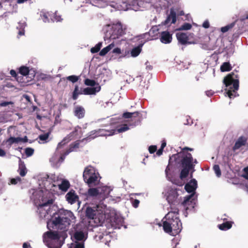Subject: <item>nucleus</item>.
<instances>
[{
	"label": "nucleus",
	"instance_id": "nucleus-45",
	"mask_svg": "<svg viewBox=\"0 0 248 248\" xmlns=\"http://www.w3.org/2000/svg\"><path fill=\"white\" fill-rule=\"evenodd\" d=\"M213 170L216 176L217 177H220L221 175V172L219 166L218 165H215L213 167Z\"/></svg>",
	"mask_w": 248,
	"mask_h": 248
},
{
	"label": "nucleus",
	"instance_id": "nucleus-6",
	"mask_svg": "<svg viewBox=\"0 0 248 248\" xmlns=\"http://www.w3.org/2000/svg\"><path fill=\"white\" fill-rule=\"evenodd\" d=\"M179 155L182 156L181 165L182 170L181 171L180 177L181 179L185 178L188 175L189 171L193 169L195 167V164H197V160L193 159L191 154L188 153H179Z\"/></svg>",
	"mask_w": 248,
	"mask_h": 248
},
{
	"label": "nucleus",
	"instance_id": "nucleus-44",
	"mask_svg": "<svg viewBox=\"0 0 248 248\" xmlns=\"http://www.w3.org/2000/svg\"><path fill=\"white\" fill-rule=\"evenodd\" d=\"M19 174L23 177L25 176L27 173V170L24 165H20L18 169Z\"/></svg>",
	"mask_w": 248,
	"mask_h": 248
},
{
	"label": "nucleus",
	"instance_id": "nucleus-47",
	"mask_svg": "<svg viewBox=\"0 0 248 248\" xmlns=\"http://www.w3.org/2000/svg\"><path fill=\"white\" fill-rule=\"evenodd\" d=\"M49 135V132H47L44 134H41L39 136V139L40 140L46 142V140L48 138Z\"/></svg>",
	"mask_w": 248,
	"mask_h": 248
},
{
	"label": "nucleus",
	"instance_id": "nucleus-17",
	"mask_svg": "<svg viewBox=\"0 0 248 248\" xmlns=\"http://www.w3.org/2000/svg\"><path fill=\"white\" fill-rule=\"evenodd\" d=\"M79 128V127L78 126L76 127L74 131L72 132L69 135L64 138L61 142H59L58 144L57 150H58L59 149L61 148L62 146H63L66 143L72 140V137H73L77 134L76 133L78 131Z\"/></svg>",
	"mask_w": 248,
	"mask_h": 248
},
{
	"label": "nucleus",
	"instance_id": "nucleus-61",
	"mask_svg": "<svg viewBox=\"0 0 248 248\" xmlns=\"http://www.w3.org/2000/svg\"><path fill=\"white\" fill-rule=\"evenodd\" d=\"M10 73L13 77H16V73L14 70H11Z\"/></svg>",
	"mask_w": 248,
	"mask_h": 248
},
{
	"label": "nucleus",
	"instance_id": "nucleus-11",
	"mask_svg": "<svg viewBox=\"0 0 248 248\" xmlns=\"http://www.w3.org/2000/svg\"><path fill=\"white\" fill-rule=\"evenodd\" d=\"M145 3L147 9L155 8L157 11L160 9L167 8L170 5V2L167 0H142L141 2Z\"/></svg>",
	"mask_w": 248,
	"mask_h": 248
},
{
	"label": "nucleus",
	"instance_id": "nucleus-40",
	"mask_svg": "<svg viewBox=\"0 0 248 248\" xmlns=\"http://www.w3.org/2000/svg\"><path fill=\"white\" fill-rule=\"evenodd\" d=\"M19 73L23 76H27L29 74V67L25 66H21L19 69Z\"/></svg>",
	"mask_w": 248,
	"mask_h": 248
},
{
	"label": "nucleus",
	"instance_id": "nucleus-7",
	"mask_svg": "<svg viewBox=\"0 0 248 248\" xmlns=\"http://www.w3.org/2000/svg\"><path fill=\"white\" fill-rule=\"evenodd\" d=\"M197 188V181L195 179H191L189 182L186 184L185 189L188 193H191V194L186 196L184 198L182 204L186 208V210L188 209L187 205H190L192 208H194L195 201L197 198L195 196V190Z\"/></svg>",
	"mask_w": 248,
	"mask_h": 248
},
{
	"label": "nucleus",
	"instance_id": "nucleus-19",
	"mask_svg": "<svg viewBox=\"0 0 248 248\" xmlns=\"http://www.w3.org/2000/svg\"><path fill=\"white\" fill-rule=\"evenodd\" d=\"M142 0L138 1V0H134L129 3V10H132L135 11H137L139 10V7L142 6L145 8L146 5L145 3L142 2Z\"/></svg>",
	"mask_w": 248,
	"mask_h": 248
},
{
	"label": "nucleus",
	"instance_id": "nucleus-22",
	"mask_svg": "<svg viewBox=\"0 0 248 248\" xmlns=\"http://www.w3.org/2000/svg\"><path fill=\"white\" fill-rule=\"evenodd\" d=\"M101 90V87L98 84L95 87H87L84 88V94L90 95V94H95L96 93L99 92Z\"/></svg>",
	"mask_w": 248,
	"mask_h": 248
},
{
	"label": "nucleus",
	"instance_id": "nucleus-5",
	"mask_svg": "<svg viewBox=\"0 0 248 248\" xmlns=\"http://www.w3.org/2000/svg\"><path fill=\"white\" fill-rule=\"evenodd\" d=\"M238 75L232 73L224 78L223 83L225 85V93L230 98L238 96L236 91L239 88Z\"/></svg>",
	"mask_w": 248,
	"mask_h": 248
},
{
	"label": "nucleus",
	"instance_id": "nucleus-20",
	"mask_svg": "<svg viewBox=\"0 0 248 248\" xmlns=\"http://www.w3.org/2000/svg\"><path fill=\"white\" fill-rule=\"evenodd\" d=\"M247 139L246 137L241 136L235 141L234 145L232 148L234 152L240 149L241 147L244 146L247 143Z\"/></svg>",
	"mask_w": 248,
	"mask_h": 248
},
{
	"label": "nucleus",
	"instance_id": "nucleus-59",
	"mask_svg": "<svg viewBox=\"0 0 248 248\" xmlns=\"http://www.w3.org/2000/svg\"><path fill=\"white\" fill-rule=\"evenodd\" d=\"M6 155V152L5 151L1 148H0V156L3 157Z\"/></svg>",
	"mask_w": 248,
	"mask_h": 248
},
{
	"label": "nucleus",
	"instance_id": "nucleus-30",
	"mask_svg": "<svg viewBox=\"0 0 248 248\" xmlns=\"http://www.w3.org/2000/svg\"><path fill=\"white\" fill-rule=\"evenodd\" d=\"M114 42H112L107 46L103 48L99 52V55L101 56H105L108 52H109L114 46Z\"/></svg>",
	"mask_w": 248,
	"mask_h": 248
},
{
	"label": "nucleus",
	"instance_id": "nucleus-39",
	"mask_svg": "<svg viewBox=\"0 0 248 248\" xmlns=\"http://www.w3.org/2000/svg\"><path fill=\"white\" fill-rule=\"evenodd\" d=\"M129 129V127L127 124H124L120 127H119L117 130L112 129V130H114V134L115 132L117 131L118 133H122L125 132Z\"/></svg>",
	"mask_w": 248,
	"mask_h": 248
},
{
	"label": "nucleus",
	"instance_id": "nucleus-3",
	"mask_svg": "<svg viewBox=\"0 0 248 248\" xmlns=\"http://www.w3.org/2000/svg\"><path fill=\"white\" fill-rule=\"evenodd\" d=\"M178 210L175 209L170 211L165 216L166 220L163 221V230L170 235L175 236L181 231L182 223L178 217Z\"/></svg>",
	"mask_w": 248,
	"mask_h": 248
},
{
	"label": "nucleus",
	"instance_id": "nucleus-33",
	"mask_svg": "<svg viewBox=\"0 0 248 248\" xmlns=\"http://www.w3.org/2000/svg\"><path fill=\"white\" fill-rule=\"evenodd\" d=\"M139 114V112L138 111H135L134 112H126L123 114V117L125 119L136 118L138 116Z\"/></svg>",
	"mask_w": 248,
	"mask_h": 248
},
{
	"label": "nucleus",
	"instance_id": "nucleus-56",
	"mask_svg": "<svg viewBox=\"0 0 248 248\" xmlns=\"http://www.w3.org/2000/svg\"><path fill=\"white\" fill-rule=\"evenodd\" d=\"M210 24L209 21L207 20L203 22L202 24V27L205 29H208L209 28Z\"/></svg>",
	"mask_w": 248,
	"mask_h": 248
},
{
	"label": "nucleus",
	"instance_id": "nucleus-43",
	"mask_svg": "<svg viewBox=\"0 0 248 248\" xmlns=\"http://www.w3.org/2000/svg\"><path fill=\"white\" fill-rule=\"evenodd\" d=\"M235 25V23H232L230 24L227 25L226 26L223 27L221 28L220 30L222 32L225 33L227 32L230 29H232Z\"/></svg>",
	"mask_w": 248,
	"mask_h": 248
},
{
	"label": "nucleus",
	"instance_id": "nucleus-35",
	"mask_svg": "<svg viewBox=\"0 0 248 248\" xmlns=\"http://www.w3.org/2000/svg\"><path fill=\"white\" fill-rule=\"evenodd\" d=\"M49 14L48 13H46L44 11L40 12V17L44 22L46 23L49 22Z\"/></svg>",
	"mask_w": 248,
	"mask_h": 248
},
{
	"label": "nucleus",
	"instance_id": "nucleus-34",
	"mask_svg": "<svg viewBox=\"0 0 248 248\" xmlns=\"http://www.w3.org/2000/svg\"><path fill=\"white\" fill-rule=\"evenodd\" d=\"M69 248H84V243L83 242L74 241L70 244Z\"/></svg>",
	"mask_w": 248,
	"mask_h": 248
},
{
	"label": "nucleus",
	"instance_id": "nucleus-28",
	"mask_svg": "<svg viewBox=\"0 0 248 248\" xmlns=\"http://www.w3.org/2000/svg\"><path fill=\"white\" fill-rule=\"evenodd\" d=\"M98 188L100 189V194L103 195L104 197L108 196L112 190L110 187L106 186Z\"/></svg>",
	"mask_w": 248,
	"mask_h": 248
},
{
	"label": "nucleus",
	"instance_id": "nucleus-54",
	"mask_svg": "<svg viewBox=\"0 0 248 248\" xmlns=\"http://www.w3.org/2000/svg\"><path fill=\"white\" fill-rule=\"evenodd\" d=\"M244 171L243 176L246 179H248V167L244 169Z\"/></svg>",
	"mask_w": 248,
	"mask_h": 248
},
{
	"label": "nucleus",
	"instance_id": "nucleus-2",
	"mask_svg": "<svg viewBox=\"0 0 248 248\" xmlns=\"http://www.w3.org/2000/svg\"><path fill=\"white\" fill-rule=\"evenodd\" d=\"M75 218L71 211L61 209L54 213L47 222V228L48 230L56 229L66 232L71 222Z\"/></svg>",
	"mask_w": 248,
	"mask_h": 248
},
{
	"label": "nucleus",
	"instance_id": "nucleus-57",
	"mask_svg": "<svg viewBox=\"0 0 248 248\" xmlns=\"http://www.w3.org/2000/svg\"><path fill=\"white\" fill-rule=\"evenodd\" d=\"M40 78L43 80H46L50 78V76L46 74H41Z\"/></svg>",
	"mask_w": 248,
	"mask_h": 248
},
{
	"label": "nucleus",
	"instance_id": "nucleus-29",
	"mask_svg": "<svg viewBox=\"0 0 248 248\" xmlns=\"http://www.w3.org/2000/svg\"><path fill=\"white\" fill-rule=\"evenodd\" d=\"M83 91H84V88L83 89H82V88L79 89V88L78 86H77V85L75 86L74 90L73 93V96H72L73 99L74 100H76L78 98L79 95L82 94H84Z\"/></svg>",
	"mask_w": 248,
	"mask_h": 248
},
{
	"label": "nucleus",
	"instance_id": "nucleus-36",
	"mask_svg": "<svg viewBox=\"0 0 248 248\" xmlns=\"http://www.w3.org/2000/svg\"><path fill=\"white\" fill-rule=\"evenodd\" d=\"M88 194L90 196H95L100 194V189L97 188H90L88 191Z\"/></svg>",
	"mask_w": 248,
	"mask_h": 248
},
{
	"label": "nucleus",
	"instance_id": "nucleus-37",
	"mask_svg": "<svg viewBox=\"0 0 248 248\" xmlns=\"http://www.w3.org/2000/svg\"><path fill=\"white\" fill-rule=\"evenodd\" d=\"M231 66L229 62H224L220 67V70L222 72L229 71L231 70Z\"/></svg>",
	"mask_w": 248,
	"mask_h": 248
},
{
	"label": "nucleus",
	"instance_id": "nucleus-15",
	"mask_svg": "<svg viewBox=\"0 0 248 248\" xmlns=\"http://www.w3.org/2000/svg\"><path fill=\"white\" fill-rule=\"evenodd\" d=\"M27 141L28 138L27 136H25L23 138L10 136V137L6 140V142L9 145L11 146L14 143L18 144L19 143H25Z\"/></svg>",
	"mask_w": 248,
	"mask_h": 248
},
{
	"label": "nucleus",
	"instance_id": "nucleus-27",
	"mask_svg": "<svg viewBox=\"0 0 248 248\" xmlns=\"http://www.w3.org/2000/svg\"><path fill=\"white\" fill-rule=\"evenodd\" d=\"M26 26L27 24L25 21H21L18 23V25L17 26V29L18 30V35L22 36L24 35V29L26 27Z\"/></svg>",
	"mask_w": 248,
	"mask_h": 248
},
{
	"label": "nucleus",
	"instance_id": "nucleus-63",
	"mask_svg": "<svg viewBox=\"0 0 248 248\" xmlns=\"http://www.w3.org/2000/svg\"><path fill=\"white\" fill-rule=\"evenodd\" d=\"M66 156V155H65V153L64 154V155H62L60 157V159H59L60 161H61V162H62L64 160Z\"/></svg>",
	"mask_w": 248,
	"mask_h": 248
},
{
	"label": "nucleus",
	"instance_id": "nucleus-62",
	"mask_svg": "<svg viewBox=\"0 0 248 248\" xmlns=\"http://www.w3.org/2000/svg\"><path fill=\"white\" fill-rule=\"evenodd\" d=\"M31 247V245L29 244H28L27 243H24L23 244V248H28Z\"/></svg>",
	"mask_w": 248,
	"mask_h": 248
},
{
	"label": "nucleus",
	"instance_id": "nucleus-8",
	"mask_svg": "<svg viewBox=\"0 0 248 248\" xmlns=\"http://www.w3.org/2000/svg\"><path fill=\"white\" fill-rule=\"evenodd\" d=\"M122 23L118 21L116 23H113L107 25L106 32L104 36V39L106 41L107 40H114L119 39L124 34V30Z\"/></svg>",
	"mask_w": 248,
	"mask_h": 248
},
{
	"label": "nucleus",
	"instance_id": "nucleus-21",
	"mask_svg": "<svg viewBox=\"0 0 248 248\" xmlns=\"http://www.w3.org/2000/svg\"><path fill=\"white\" fill-rule=\"evenodd\" d=\"M177 39L181 44L186 45V44H191L188 42V38L187 33L184 32H177L176 34Z\"/></svg>",
	"mask_w": 248,
	"mask_h": 248
},
{
	"label": "nucleus",
	"instance_id": "nucleus-12",
	"mask_svg": "<svg viewBox=\"0 0 248 248\" xmlns=\"http://www.w3.org/2000/svg\"><path fill=\"white\" fill-rule=\"evenodd\" d=\"M114 130H107L104 129H99L91 131L88 137L86 138V140H91L94 139L98 136H109L114 134Z\"/></svg>",
	"mask_w": 248,
	"mask_h": 248
},
{
	"label": "nucleus",
	"instance_id": "nucleus-32",
	"mask_svg": "<svg viewBox=\"0 0 248 248\" xmlns=\"http://www.w3.org/2000/svg\"><path fill=\"white\" fill-rule=\"evenodd\" d=\"M143 45V44H140L138 46L133 48L131 51V55L132 57H135L138 56L141 52V47Z\"/></svg>",
	"mask_w": 248,
	"mask_h": 248
},
{
	"label": "nucleus",
	"instance_id": "nucleus-58",
	"mask_svg": "<svg viewBox=\"0 0 248 248\" xmlns=\"http://www.w3.org/2000/svg\"><path fill=\"white\" fill-rule=\"evenodd\" d=\"M121 52V49L118 47L115 48L113 50V53H114L120 54Z\"/></svg>",
	"mask_w": 248,
	"mask_h": 248
},
{
	"label": "nucleus",
	"instance_id": "nucleus-10",
	"mask_svg": "<svg viewBox=\"0 0 248 248\" xmlns=\"http://www.w3.org/2000/svg\"><path fill=\"white\" fill-rule=\"evenodd\" d=\"M99 173L92 166H89L84 169L83 177L86 183L89 186L95 185L98 182Z\"/></svg>",
	"mask_w": 248,
	"mask_h": 248
},
{
	"label": "nucleus",
	"instance_id": "nucleus-26",
	"mask_svg": "<svg viewBox=\"0 0 248 248\" xmlns=\"http://www.w3.org/2000/svg\"><path fill=\"white\" fill-rule=\"evenodd\" d=\"M59 189L62 191L66 192L70 186L69 182L66 179H62L61 183L57 185Z\"/></svg>",
	"mask_w": 248,
	"mask_h": 248
},
{
	"label": "nucleus",
	"instance_id": "nucleus-14",
	"mask_svg": "<svg viewBox=\"0 0 248 248\" xmlns=\"http://www.w3.org/2000/svg\"><path fill=\"white\" fill-rule=\"evenodd\" d=\"M167 200L170 205H176L179 203L178 194L177 191L173 189L170 190L167 196Z\"/></svg>",
	"mask_w": 248,
	"mask_h": 248
},
{
	"label": "nucleus",
	"instance_id": "nucleus-4",
	"mask_svg": "<svg viewBox=\"0 0 248 248\" xmlns=\"http://www.w3.org/2000/svg\"><path fill=\"white\" fill-rule=\"evenodd\" d=\"M49 230L43 235L44 244L48 248H61L67 237V232H56Z\"/></svg>",
	"mask_w": 248,
	"mask_h": 248
},
{
	"label": "nucleus",
	"instance_id": "nucleus-18",
	"mask_svg": "<svg viewBox=\"0 0 248 248\" xmlns=\"http://www.w3.org/2000/svg\"><path fill=\"white\" fill-rule=\"evenodd\" d=\"M160 40L163 44H169L172 41V35L168 31H164L161 32Z\"/></svg>",
	"mask_w": 248,
	"mask_h": 248
},
{
	"label": "nucleus",
	"instance_id": "nucleus-16",
	"mask_svg": "<svg viewBox=\"0 0 248 248\" xmlns=\"http://www.w3.org/2000/svg\"><path fill=\"white\" fill-rule=\"evenodd\" d=\"M66 201L71 204H73L78 201V197L73 190H70L65 195Z\"/></svg>",
	"mask_w": 248,
	"mask_h": 248
},
{
	"label": "nucleus",
	"instance_id": "nucleus-41",
	"mask_svg": "<svg viewBox=\"0 0 248 248\" xmlns=\"http://www.w3.org/2000/svg\"><path fill=\"white\" fill-rule=\"evenodd\" d=\"M102 42H99L98 44H97L95 46L92 47L91 49V52L92 53H96L97 52H98L99 51V50L100 49L101 46H102Z\"/></svg>",
	"mask_w": 248,
	"mask_h": 248
},
{
	"label": "nucleus",
	"instance_id": "nucleus-24",
	"mask_svg": "<svg viewBox=\"0 0 248 248\" xmlns=\"http://www.w3.org/2000/svg\"><path fill=\"white\" fill-rule=\"evenodd\" d=\"M85 109L83 107L80 106L75 107L74 113L75 116L78 119H81L84 117L85 115Z\"/></svg>",
	"mask_w": 248,
	"mask_h": 248
},
{
	"label": "nucleus",
	"instance_id": "nucleus-46",
	"mask_svg": "<svg viewBox=\"0 0 248 248\" xmlns=\"http://www.w3.org/2000/svg\"><path fill=\"white\" fill-rule=\"evenodd\" d=\"M192 27L191 25L188 23H185L182 25L179 29L178 30H190Z\"/></svg>",
	"mask_w": 248,
	"mask_h": 248
},
{
	"label": "nucleus",
	"instance_id": "nucleus-60",
	"mask_svg": "<svg viewBox=\"0 0 248 248\" xmlns=\"http://www.w3.org/2000/svg\"><path fill=\"white\" fill-rule=\"evenodd\" d=\"M163 149H162L160 148L157 152H156V155L158 156H160L163 153Z\"/></svg>",
	"mask_w": 248,
	"mask_h": 248
},
{
	"label": "nucleus",
	"instance_id": "nucleus-38",
	"mask_svg": "<svg viewBox=\"0 0 248 248\" xmlns=\"http://www.w3.org/2000/svg\"><path fill=\"white\" fill-rule=\"evenodd\" d=\"M232 227V225L228 222L223 223L218 226V228L221 230H227Z\"/></svg>",
	"mask_w": 248,
	"mask_h": 248
},
{
	"label": "nucleus",
	"instance_id": "nucleus-31",
	"mask_svg": "<svg viewBox=\"0 0 248 248\" xmlns=\"http://www.w3.org/2000/svg\"><path fill=\"white\" fill-rule=\"evenodd\" d=\"M79 143L78 141H76L74 144L70 145L69 149L65 152V155H67L70 153L74 151H77L79 147Z\"/></svg>",
	"mask_w": 248,
	"mask_h": 248
},
{
	"label": "nucleus",
	"instance_id": "nucleus-55",
	"mask_svg": "<svg viewBox=\"0 0 248 248\" xmlns=\"http://www.w3.org/2000/svg\"><path fill=\"white\" fill-rule=\"evenodd\" d=\"M140 201L138 200H135L132 202V205L134 208H137L139 206Z\"/></svg>",
	"mask_w": 248,
	"mask_h": 248
},
{
	"label": "nucleus",
	"instance_id": "nucleus-1",
	"mask_svg": "<svg viewBox=\"0 0 248 248\" xmlns=\"http://www.w3.org/2000/svg\"><path fill=\"white\" fill-rule=\"evenodd\" d=\"M54 175L43 174L38 179L40 188L38 189H31L30 191L31 194V200L37 207V213L40 217H46L48 214V210L55 200L54 191L56 185L52 183L51 178H56Z\"/></svg>",
	"mask_w": 248,
	"mask_h": 248
},
{
	"label": "nucleus",
	"instance_id": "nucleus-48",
	"mask_svg": "<svg viewBox=\"0 0 248 248\" xmlns=\"http://www.w3.org/2000/svg\"><path fill=\"white\" fill-rule=\"evenodd\" d=\"M67 79L72 83H75L78 80V77L75 75L70 76L67 77Z\"/></svg>",
	"mask_w": 248,
	"mask_h": 248
},
{
	"label": "nucleus",
	"instance_id": "nucleus-9",
	"mask_svg": "<svg viewBox=\"0 0 248 248\" xmlns=\"http://www.w3.org/2000/svg\"><path fill=\"white\" fill-rule=\"evenodd\" d=\"M108 214V210L101 211L98 205L93 207H88L86 210V215L90 219H96L98 218L100 223H103L106 218V214Z\"/></svg>",
	"mask_w": 248,
	"mask_h": 248
},
{
	"label": "nucleus",
	"instance_id": "nucleus-53",
	"mask_svg": "<svg viewBox=\"0 0 248 248\" xmlns=\"http://www.w3.org/2000/svg\"><path fill=\"white\" fill-rule=\"evenodd\" d=\"M13 104H14L13 102H12L11 101H10V102L4 101V102H2L0 103V106L6 107L9 105H10V104L13 105Z\"/></svg>",
	"mask_w": 248,
	"mask_h": 248
},
{
	"label": "nucleus",
	"instance_id": "nucleus-25",
	"mask_svg": "<svg viewBox=\"0 0 248 248\" xmlns=\"http://www.w3.org/2000/svg\"><path fill=\"white\" fill-rule=\"evenodd\" d=\"M87 237V235L82 231H77L73 235L75 241H80L83 243L86 240Z\"/></svg>",
	"mask_w": 248,
	"mask_h": 248
},
{
	"label": "nucleus",
	"instance_id": "nucleus-23",
	"mask_svg": "<svg viewBox=\"0 0 248 248\" xmlns=\"http://www.w3.org/2000/svg\"><path fill=\"white\" fill-rule=\"evenodd\" d=\"M176 21V12L174 8H171L170 13L165 21V24H168L170 22L171 23H175Z\"/></svg>",
	"mask_w": 248,
	"mask_h": 248
},
{
	"label": "nucleus",
	"instance_id": "nucleus-49",
	"mask_svg": "<svg viewBox=\"0 0 248 248\" xmlns=\"http://www.w3.org/2000/svg\"><path fill=\"white\" fill-rule=\"evenodd\" d=\"M34 153V150L31 148H26L25 149V154L27 156H31Z\"/></svg>",
	"mask_w": 248,
	"mask_h": 248
},
{
	"label": "nucleus",
	"instance_id": "nucleus-64",
	"mask_svg": "<svg viewBox=\"0 0 248 248\" xmlns=\"http://www.w3.org/2000/svg\"><path fill=\"white\" fill-rule=\"evenodd\" d=\"M166 146V141L164 140L162 141L160 148H161L162 149H164Z\"/></svg>",
	"mask_w": 248,
	"mask_h": 248
},
{
	"label": "nucleus",
	"instance_id": "nucleus-13",
	"mask_svg": "<svg viewBox=\"0 0 248 248\" xmlns=\"http://www.w3.org/2000/svg\"><path fill=\"white\" fill-rule=\"evenodd\" d=\"M109 214V216L108 215L107 217H106V219L109 217L110 221L115 223L118 225H121L124 223V218L120 215L119 213L117 212L115 210H110Z\"/></svg>",
	"mask_w": 248,
	"mask_h": 248
},
{
	"label": "nucleus",
	"instance_id": "nucleus-52",
	"mask_svg": "<svg viewBox=\"0 0 248 248\" xmlns=\"http://www.w3.org/2000/svg\"><path fill=\"white\" fill-rule=\"evenodd\" d=\"M157 149V147L155 145H151L149 147V152L150 154L154 153Z\"/></svg>",
	"mask_w": 248,
	"mask_h": 248
},
{
	"label": "nucleus",
	"instance_id": "nucleus-50",
	"mask_svg": "<svg viewBox=\"0 0 248 248\" xmlns=\"http://www.w3.org/2000/svg\"><path fill=\"white\" fill-rule=\"evenodd\" d=\"M53 22H60L61 21L62 19L61 18V16L58 15L56 13L54 14L53 15V18L51 19Z\"/></svg>",
	"mask_w": 248,
	"mask_h": 248
},
{
	"label": "nucleus",
	"instance_id": "nucleus-42",
	"mask_svg": "<svg viewBox=\"0 0 248 248\" xmlns=\"http://www.w3.org/2000/svg\"><path fill=\"white\" fill-rule=\"evenodd\" d=\"M84 83L87 86L91 87H95L97 85L95 81L94 80L86 78L84 81Z\"/></svg>",
	"mask_w": 248,
	"mask_h": 248
},
{
	"label": "nucleus",
	"instance_id": "nucleus-51",
	"mask_svg": "<svg viewBox=\"0 0 248 248\" xmlns=\"http://www.w3.org/2000/svg\"><path fill=\"white\" fill-rule=\"evenodd\" d=\"M20 181H21V178L19 177H16L15 178L11 179V183L13 185H16Z\"/></svg>",
	"mask_w": 248,
	"mask_h": 248
}]
</instances>
